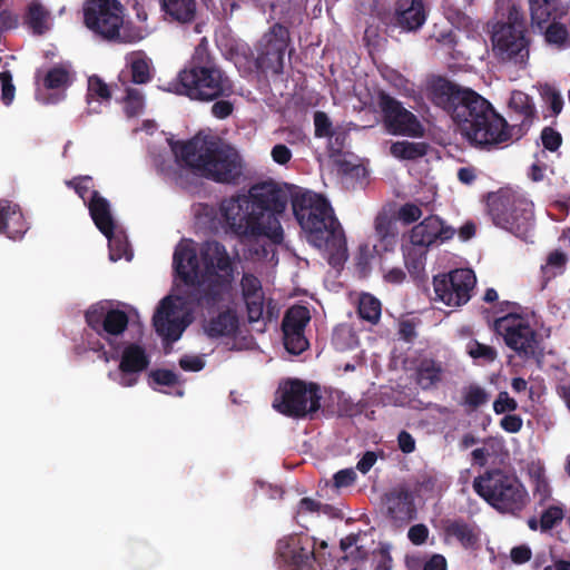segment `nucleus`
<instances>
[{
    "label": "nucleus",
    "mask_w": 570,
    "mask_h": 570,
    "mask_svg": "<svg viewBox=\"0 0 570 570\" xmlns=\"http://www.w3.org/2000/svg\"><path fill=\"white\" fill-rule=\"evenodd\" d=\"M289 200L288 191L274 181L253 185L247 194H237L220 204L227 229L240 240L268 238L281 244L284 232L281 225ZM293 214L309 244L327 255L333 267L347 259V245L343 228L328 200L309 190L291 193Z\"/></svg>",
    "instance_id": "1"
},
{
    "label": "nucleus",
    "mask_w": 570,
    "mask_h": 570,
    "mask_svg": "<svg viewBox=\"0 0 570 570\" xmlns=\"http://www.w3.org/2000/svg\"><path fill=\"white\" fill-rule=\"evenodd\" d=\"M430 97L452 117L461 136L472 147L492 150L511 140L514 126L476 91L439 77L430 86Z\"/></svg>",
    "instance_id": "2"
},
{
    "label": "nucleus",
    "mask_w": 570,
    "mask_h": 570,
    "mask_svg": "<svg viewBox=\"0 0 570 570\" xmlns=\"http://www.w3.org/2000/svg\"><path fill=\"white\" fill-rule=\"evenodd\" d=\"M173 267L187 286L184 304L207 309L224 303L234 283L235 265L226 247L218 240H206L199 249L179 244L174 252Z\"/></svg>",
    "instance_id": "3"
},
{
    "label": "nucleus",
    "mask_w": 570,
    "mask_h": 570,
    "mask_svg": "<svg viewBox=\"0 0 570 570\" xmlns=\"http://www.w3.org/2000/svg\"><path fill=\"white\" fill-rule=\"evenodd\" d=\"M173 86L175 94L200 102L229 98L235 94L234 81L210 52L206 38L200 39L195 47Z\"/></svg>",
    "instance_id": "4"
},
{
    "label": "nucleus",
    "mask_w": 570,
    "mask_h": 570,
    "mask_svg": "<svg viewBox=\"0 0 570 570\" xmlns=\"http://www.w3.org/2000/svg\"><path fill=\"white\" fill-rule=\"evenodd\" d=\"M176 155L185 166L215 183L237 185L243 176V163L237 150L214 138L196 136L181 142Z\"/></svg>",
    "instance_id": "5"
},
{
    "label": "nucleus",
    "mask_w": 570,
    "mask_h": 570,
    "mask_svg": "<svg viewBox=\"0 0 570 570\" xmlns=\"http://www.w3.org/2000/svg\"><path fill=\"white\" fill-rule=\"evenodd\" d=\"M85 321L90 330L82 334V343L87 348L98 353V357L105 362L117 360L120 352L118 337L124 334L129 324L127 313L104 303H97L86 311Z\"/></svg>",
    "instance_id": "6"
},
{
    "label": "nucleus",
    "mask_w": 570,
    "mask_h": 570,
    "mask_svg": "<svg viewBox=\"0 0 570 570\" xmlns=\"http://www.w3.org/2000/svg\"><path fill=\"white\" fill-rule=\"evenodd\" d=\"M82 13L85 27L104 41L127 45L144 39L140 27L125 22L119 0H87Z\"/></svg>",
    "instance_id": "7"
},
{
    "label": "nucleus",
    "mask_w": 570,
    "mask_h": 570,
    "mask_svg": "<svg viewBox=\"0 0 570 570\" xmlns=\"http://www.w3.org/2000/svg\"><path fill=\"white\" fill-rule=\"evenodd\" d=\"M473 490L501 512L515 513L527 503L528 493L517 476L501 469L485 471L473 480Z\"/></svg>",
    "instance_id": "8"
},
{
    "label": "nucleus",
    "mask_w": 570,
    "mask_h": 570,
    "mask_svg": "<svg viewBox=\"0 0 570 570\" xmlns=\"http://www.w3.org/2000/svg\"><path fill=\"white\" fill-rule=\"evenodd\" d=\"M493 223L520 238L528 237L533 226V203L522 193L501 188L489 202Z\"/></svg>",
    "instance_id": "9"
},
{
    "label": "nucleus",
    "mask_w": 570,
    "mask_h": 570,
    "mask_svg": "<svg viewBox=\"0 0 570 570\" xmlns=\"http://www.w3.org/2000/svg\"><path fill=\"white\" fill-rule=\"evenodd\" d=\"M493 52L502 61L525 67L529 59V41L522 9L515 4L508 10L507 22L497 23L492 32Z\"/></svg>",
    "instance_id": "10"
},
{
    "label": "nucleus",
    "mask_w": 570,
    "mask_h": 570,
    "mask_svg": "<svg viewBox=\"0 0 570 570\" xmlns=\"http://www.w3.org/2000/svg\"><path fill=\"white\" fill-rule=\"evenodd\" d=\"M322 393L317 383L299 379L283 381L274 400V407L288 417L312 416L321 409Z\"/></svg>",
    "instance_id": "11"
},
{
    "label": "nucleus",
    "mask_w": 570,
    "mask_h": 570,
    "mask_svg": "<svg viewBox=\"0 0 570 570\" xmlns=\"http://www.w3.org/2000/svg\"><path fill=\"white\" fill-rule=\"evenodd\" d=\"M494 331L518 356L538 362L542 358L541 336L527 317L509 313L494 321Z\"/></svg>",
    "instance_id": "12"
},
{
    "label": "nucleus",
    "mask_w": 570,
    "mask_h": 570,
    "mask_svg": "<svg viewBox=\"0 0 570 570\" xmlns=\"http://www.w3.org/2000/svg\"><path fill=\"white\" fill-rule=\"evenodd\" d=\"M376 102L382 112L384 127L390 134L414 138L424 135V128L417 117L404 108L396 98L380 90Z\"/></svg>",
    "instance_id": "13"
},
{
    "label": "nucleus",
    "mask_w": 570,
    "mask_h": 570,
    "mask_svg": "<svg viewBox=\"0 0 570 570\" xmlns=\"http://www.w3.org/2000/svg\"><path fill=\"white\" fill-rule=\"evenodd\" d=\"M474 285L475 275L469 268H458L433 278L435 298L448 306H461L468 303Z\"/></svg>",
    "instance_id": "14"
},
{
    "label": "nucleus",
    "mask_w": 570,
    "mask_h": 570,
    "mask_svg": "<svg viewBox=\"0 0 570 570\" xmlns=\"http://www.w3.org/2000/svg\"><path fill=\"white\" fill-rule=\"evenodd\" d=\"M316 541L307 534H292L277 542L276 553L287 570H314Z\"/></svg>",
    "instance_id": "15"
},
{
    "label": "nucleus",
    "mask_w": 570,
    "mask_h": 570,
    "mask_svg": "<svg viewBox=\"0 0 570 570\" xmlns=\"http://www.w3.org/2000/svg\"><path fill=\"white\" fill-rule=\"evenodd\" d=\"M239 289L249 323L262 320L271 322L276 317L274 299L266 301L262 281L256 275L244 272L239 281Z\"/></svg>",
    "instance_id": "16"
},
{
    "label": "nucleus",
    "mask_w": 570,
    "mask_h": 570,
    "mask_svg": "<svg viewBox=\"0 0 570 570\" xmlns=\"http://www.w3.org/2000/svg\"><path fill=\"white\" fill-rule=\"evenodd\" d=\"M455 229L446 225L439 216L430 215L413 226L410 233L411 244L428 249L453 238Z\"/></svg>",
    "instance_id": "17"
},
{
    "label": "nucleus",
    "mask_w": 570,
    "mask_h": 570,
    "mask_svg": "<svg viewBox=\"0 0 570 570\" xmlns=\"http://www.w3.org/2000/svg\"><path fill=\"white\" fill-rule=\"evenodd\" d=\"M386 518L395 528H403L417 517L413 492L397 487L385 494Z\"/></svg>",
    "instance_id": "18"
},
{
    "label": "nucleus",
    "mask_w": 570,
    "mask_h": 570,
    "mask_svg": "<svg viewBox=\"0 0 570 570\" xmlns=\"http://www.w3.org/2000/svg\"><path fill=\"white\" fill-rule=\"evenodd\" d=\"M118 357L121 373L119 384L125 387L134 386L138 382V375L150 364L146 348L138 343H128L126 346L120 343Z\"/></svg>",
    "instance_id": "19"
},
{
    "label": "nucleus",
    "mask_w": 570,
    "mask_h": 570,
    "mask_svg": "<svg viewBox=\"0 0 570 570\" xmlns=\"http://www.w3.org/2000/svg\"><path fill=\"white\" fill-rule=\"evenodd\" d=\"M153 325L156 333L169 342L177 341L185 327V322L177 315V305L171 296L164 297L154 316Z\"/></svg>",
    "instance_id": "20"
},
{
    "label": "nucleus",
    "mask_w": 570,
    "mask_h": 570,
    "mask_svg": "<svg viewBox=\"0 0 570 570\" xmlns=\"http://www.w3.org/2000/svg\"><path fill=\"white\" fill-rule=\"evenodd\" d=\"M445 542L455 541L466 551H476L481 548V530L474 522L463 518L446 519L442 522Z\"/></svg>",
    "instance_id": "21"
},
{
    "label": "nucleus",
    "mask_w": 570,
    "mask_h": 570,
    "mask_svg": "<svg viewBox=\"0 0 570 570\" xmlns=\"http://www.w3.org/2000/svg\"><path fill=\"white\" fill-rule=\"evenodd\" d=\"M286 42L276 36H265L257 48L256 66L262 71L279 75L284 69Z\"/></svg>",
    "instance_id": "22"
},
{
    "label": "nucleus",
    "mask_w": 570,
    "mask_h": 570,
    "mask_svg": "<svg viewBox=\"0 0 570 570\" xmlns=\"http://www.w3.org/2000/svg\"><path fill=\"white\" fill-rule=\"evenodd\" d=\"M392 21L405 31H416L426 21V10L423 0H393Z\"/></svg>",
    "instance_id": "23"
},
{
    "label": "nucleus",
    "mask_w": 570,
    "mask_h": 570,
    "mask_svg": "<svg viewBox=\"0 0 570 570\" xmlns=\"http://www.w3.org/2000/svg\"><path fill=\"white\" fill-rule=\"evenodd\" d=\"M28 224L18 204L0 200V233L10 239H20L28 230Z\"/></svg>",
    "instance_id": "24"
},
{
    "label": "nucleus",
    "mask_w": 570,
    "mask_h": 570,
    "mask_svg": "<svg viewBox=\"0 0 570 570\" xmlns=\"http://www.w3.org/2000/svg\"><path fill=\"white\" fill-rule=\"evenodd\" d=\"M532 28L552 19H563L569 13V4L562 0H529Z\"/></svg>",
    "instance_id": "25"
},
{
    "label": "nucleus",
    "mask_w": 570,
    "mask_h": 570,
    "mask_svg": "<svg viewBox=\"0 0 570 570\" xmlns=\"http://www.w3.org/2000/svg\"><path fill=\"white\" fill-rule=\"evenodd\" d=\"M444 373L443 362L428 356L419 358L414 368L415 382L424 391L436 389Z\"/></svg>",
    "instance_id": "26"
},
{
    "label": "nucleus",
    "mask_w": 570,
    "mask_h": 570,
    "mask_svg": "<svg viewBox=\"0 0 570 570\" xmlns=\"http://www.w3.org/2000/svg\"><path fill=\"white\" fill-rule=\"evenodd\" d=\"M87 207L96 227L107 238H110L115 233L116 226L109 202L102 197L99 191H94L88 200Z\"/></svg>",
    "instance_id": "27"
},
{
    "label": "nucleus",
    "mask_w": 570,
    "mask_h": 570,
    "mask_svg": "<svg viewBox=\"0 0 570 570\" xmlns=\"http://www.w3.org/2000/svg\"><path fill=\"white\" fill-rule=\"evenodd\" d=\"M239 320L235 309L227 307L204 324V332L209 338L233 337L236 335Z\"/></svg>",
    "instance_id": "28"
},
{
    "label": "nucleus",
    "mask_w": 570,
    "mask_h": 570,
    "mask_svg": "<svg viewBox=\"0 0 570 570\" xmlns=\"http://www.w3.org/2000/svg\"><path fill=\"white\" fill-rule=\"evenodd\" d=\"M533 29L543 36V40L549 47L559 51L570 48V28L562 22V19H552Z\"/></svg>",
    "instance_id": "29"
},
{
    "label": "nucleus",
    "mask_w": 570,
    "mask_h": 570,
    "mask_svg": "<svg viewBox=\"0 0 570 570\" xmlns=\"http://www.w3.org/2000/svg\"><path fill=\"white\" fill-rule=\"evenodd\" d=\"M161 8L180 23L191 22L196 16V0H161Z\"/></svg>",
    "instance_id": "30"
},
{
    "label": "nucleus",
    "mask_w": 570,
    "mask_h": 570,
    "mask_svg": "<svg viewBox=\"0 0 570 570\" xmlns=\"http://www.w3.org/2000/svg\"><path fill=\"white\" fill-rule=\"evenodd\" d=\"M311 321V314L307 307L294 305L289 307L282 321L283 333H305V327Z\"/></svg>",
    "instance_id": "31"
},
{
    "label": "nucleus",
    "mask_w": 570,
    "mask_h": 570,
    "mask_svg": "<svg viewBox=\"0 0 570 570\" xmlns=\"http://www.w3.org/2000/svg\"><path fill=\"white\" fill-rule=\"evenodd\" d=\"M509 108L522 117L519 126L529 129L535 117V108L530 96L522 91H513L509 101Z\"/></svg>",
    "instance_id": "32"
},
{
    "label": "nucleus",
    "mask_w": 570,
    "mask_h": 570,
    "mask_svg": "<svg viewBox=\"0 0 570 570\" xmlns=\"http://www.w3.org/2000/svg\"><path fill=\"white\" fill-rule=\"evenodd\" d=\"M393 157L405 160H414L421 158L428 153L425 142H412L407 140L393 142L390 147Z\"/></svg>",
    "instance_id": "33"
},
{
    "label": "nucleus",
    "mask_w": 570,
    "mask_h": 570,
    "mask_svg": "<svg viewBox=\"0 0 570 570\" xmlns=\"http://www.w3.org/2000/svg\"><path fill=\"white\" fill-rule=\"evenodd\" d=\"M382 304L380 299L368 293H363L358 298L357 314L360 318L377 324L381 318Z\"/></svg>",
    "instance_id": "34"
},
{
    "label": "nucleus",
    "mask_w": 570,
    "mask_h": 570,
    "mask_svg": "<svg viewBox=\"0 0 570 570\" xmlns=\"http://www.w3.org/2000/svg\"><path fill=\"white\" fill-rule=\"evenodd\" d=\"M50 12L40 3L32 2L26 13V22L32 29L33 33L42 35L48 30V19Z\"/></svg>",
    "instance_id": "35"
},
{
    "label": "nucleus",
    "mask_w": 570,
    "mask_h": 570,
    "mask_svg": "<svg viewBox=\"0 0 570 570\" xmlns=\"http://www.w3.org/2000/svg\"><path fill=\"white\" fill-rule=\"evenodd\" d=\"M426 249L412 245L403 252L404 264L411 276L419 277L424 271Z\"/></svg>",
    "instance_id": "36"
},
{
    "label": "nucleus",
    "mask_w": 570,
    "mask_h": 570,
    "mask_svg": "<svg viewBox=\"0 0 570 570\" xmlns=\"http://www.w3.org/2000/svg\"><path fill=\"white\" fill-rule=\"evenodd\" d=\"M566 263L567 255L559 249L551 252L547 257L546 264L541 266L544 284L558 274H561L564 269Z\"/></svg>",
    "instance_id": "37"
},
{
    "label": "nucleus",
    "mask_w": 570,
    "mask_h": 570,
    "mask_svg": "<svg viewBox=\"0 0 570 570\" xmlns=\"http://www.w3.org/2000/svg\"><path fill=\"white\" fill-rule=\"evenodd\" d=\"M466 352L474 361L492 363L498 357V352L493 346L472 340L466 345Z\"/></svg>",
    "instance_id": "38"
},
{
    "label": "nucleus",
    "mask_w": 570,
    "mask_h": 570,
    "mask_svg": "<svg viewBox=\"0 0 570 570\" xmlns=\"http://www.w3.org/2000/svg\"><path fill=\"white\" fill-rule=\"evenodd\" d=\"M489 397V393L483 387L476 384H471L464 390L462 404L471 410H476L487 404Z\"/></svg>",
    "instance_id": "39"
},
{
    "label": "nucleus",
    "mask_w": 570,
    "mask_h": 570,
    "mask_svg": "<svg viewBox=\"0 0 570 570\" xmlns=\"http://www.w3.org/2000/svg\"><path fill=\"white\" fill-rule=\"evenodd\" d=\"M129 66L132 82L144 85L151 80L150 65L147 58L137 56L132 58Z\"/></svg>",
    "instance_id": "40"
},
{
    "label": "nucleus",
    "mask_w": 570,
    "mask_h": 570,
    "mask_svg": "<svg viewBox=\"0 0 570 570\" xmlns=\"http://www.w3.org/2000/svg\"><path fill=\"white\" fill-rule=\"evenodd\" d=\"M145 107V99L142 94L135 88H128L126 90V97L124 101V110L127 117H136L140 115Z\"/></svg>",
    "instance_id": "41"
},
{
    "label": "nucleus",
    "mask_w": 570,
    "mask_h": 570,
    "mask_svg": "<svg viewBox=\"0 0 570 570\" xmlns=\"http://www.w3.org/2000/svg\"><path fill=\"white\" fill-rule=\"evenodd\" d=\"M70 81L69 71L62 66H56L48 70L43 78V86L47 89H59Z\"/></svg>",
    "instance_id": "42"
},
{
    "label": "nucleus",
    "mask_w": 570,
    "mask_h": 570,
    "mask_svg": "<svg viewBox=\"0 0 570 570\" xmlns=\"http://www.w3.org/2000/svg\"><path fill=\"white\" fill-rule=\"evenodd\" d=\"M283 342L285 350L293 354L299 355L307 350L309 343L305 336V333H283Z\"/></svg>",
    "instance_id": "43"
},
{
    "label": "nucleus",
    "mask_w": 570,
    "mask_h": 570,
    "mask_svg": "<svg viewBox=\"0 0 570 570\" xmlns=\"http://www.w3.org/2000/svg\"><path fill=\"white\" fill-rule=\"evenodd\" d=\"M66 184L76 191L86 205L88 204L90 196H92V193L97 191L92 188V178L90 176L75 177Z\"/></svg>",
    "instance_id": "44"
},
{
    "label": "nucleus",
    "mask_w": 570,
    "mask_h": 570,
    "mask_svg": "<svg viewBox=\"0 0 570 570\" xmlns=\"http://www.w3.org/2000/svg\"><path fill=\"white\" fill-rule=\"evenodd\" d=\"M148 383L150 387L156 390L157 385L174 386L178 383L177 374L171 370L158 368L153 370L148 374Z\"/></svg>",
    "instance_id": "45"
},
{
    "label": "nucleus",
    "mask_w": 570,
    "mask_h": 570,
    "mask_svg": "<svg viewBox=\"0 0 570 570\" xmlns=\"http://www.w3.org/2000/svg\"><path fill=\"white\" fill-rule=\"evenodd\" d=\"M100 98L101 100H109L111 92L109 86L98 76L94 75L88 78L87 98Z\"/></svg>",
    "instance_id": "46"
},
{
    "label": "nucleus",
    "mask_w": 570,
    "mask_h": 570,
    "mask_svg": "<svg viewBox=\"0 0 570 570\" xmlns=\"http://www.w3.org/2000/svg\"><path fill=\"white\" fill-rule=\"evenodd\" d=\"M1 96L0 99L4 106H10L14 99L16 87L12 81V73L10 70L0 72Z\"/></svg>",
    "instance_id": "47"
},
{
    "label": "nucleus",
    "mask_w": 570,
    "mask_h": 570,
    "mask_svg": "<svg viewBox=\"0 0 570 570\" xmlns=\"http://www.w3.org/2000/svg\"><path fill=\"white\" fill-rule=\"evenodd\" d=\"M314 135L316 138H325L332 135L333 124L326 112L317 110L314 112Z\"/></svg>",
    "instance_id": "48"
},
{
    "label": "nucleus",
    "mask_w": 570,
    "mask_h": 570,
    "mask_svg": "<svg viewBox=\"0 0 570 570\" xmlns=\"http://www.w3.org/2000/svg\"><path fill=\"white\" fill-rule=\"evenodd\" d=\"M540 139L543 147L551 153L557 151L562 145L561 134L550 126H547L541 130Z\"/></svg>",
    "instance_id": "49"
},
{
    "label": "nucleus",
    "mask_w": 570,
    "mask_h": 570,
    "mask_svg": "<svg viewBox=\"0 0 570 570\" xmlns=\"http://www.w3.org/2000/svg\"><path fill=\"white\" fill-rule=\"evenodd\" d=\"M563 519V510L559 507L551 505L543 511L540 519V527L542 531H548Z\"/></svg>",
    "instance_id": "50"
},
{
    "label": "nucleus",
    "mask_w": 570,
    "mask_h": 570,
    "mask_svg": "<svg viewBox=\"0 0 570 570\" xmlns=\"http://www.w3.org/2000/svg\"><path fill=\"white\" fill-rule=\"evenodd\" d=\"M518 409V402L510 397L509 393L505 391H501L498 394L497 400L493 403V411L497 414H502L505 412H513Z\"/></svg>",
    "instance_id": "51"
},
{
    "label": "nucleus",
    "mask_w": 570,
    "mask_h": 570,
    "mask_svg": "<svg viewBox=\"0 0 570 570\" xmlns=\"http://www.w3.org/2000/svg\"><path fill=\"white\" fill-rule=\"evenodd\" d=\"M213 102L210 112L217 119H226L234 111V104L228 98H216Z\"/></svg>",
    "instance_id": "52"
},
{
    "label": "nucleus",
    "mask_w": 570,
    "mask_h": 570,
    "mask_svg": "<svg viewBox=\"0 0 570 570\" xmlns=\"http://www.w3.org/2000/svg\"><path fill=\"white\" fill-rule=\"evenodd\" d=\"M375 237L390 235L396 232L395 223L385 214H380L374 220Z\"/></svg>",
    "instance_id": "53"
},
{
    "label": "nucleus",
    "mask_w": 570,
    "mask_h": 570,
    "mask_svg": "<svg viewBox=\"0 0 570 570\" xmlns=\"http://www.w3.org/2000/svg\"><path fill=\"white\" fill-rule=\"evenodd\" d=\"M422 216V209L411 203H406L399 209V218L406 225L419 220Z\"/></svg>",
    "instance_id": "54"
},
{
    "label": "nucleus",
    "mask_w": 570,
    "mask_h": 570,
    "mask_svg": "<svg viewBox=\"0 0 570 570\" xmlns=\"http://www.w3.org/2000/svg\"><path fill=\"white\" fill-rule=\"evenodd\" d=\"M429 533V528L424 523H417L409 529L407 538L413 544L421 546L426 542Z\"/></svg>",
    "instance_id": "55"
},
{
    "label": "nucleus",
    "mask_w": 570,
    "mask_h": 570,
    "mask_svg": "<svg viewBox=\"0 0 570 570\" xmlns=\"http://www.w3.org/2000/svg\"><path fill=\"white\" fill-rule=\"evenodd\" d=\"M500 426L508 433H518L523 426V420L517 414H507L500 421Z\"/></svg>",
    "instance_id": "56"
},
{
    "label": "nucleus",
    "mask_w": 570,
    "mask_h": 570,
    "mask_svg": "<svg viewBox=\"0 0 570 570\" xmlns=\"http://www.w3.org/2000/svg\"><path fill=\"white\" fill-rule=\"evenodd\" d=\"M397 244V232L377 238L374 250L381 255L382 252H393Z\"/></svg>",
    "instance_id": "57"
},
{
    "label": "nucleus",
    "mask_w": 570,
    "mask_h": 570,
    "mask_svg": "<svg viewBox=\"0 0 570 570\" xmlns=\"http://www.w3.org/2000/svg\"><path fill=\"white\" fill-rule=\"evenodd\" d=\"M333 480L336 488L350 487L355 482L356 473L353 469H343L334 474Z\"/></svg>",
    "instance_id": "58"
},
{
    "label": "nucleus",
    "mask_w": 570,
    "mask_h": 570,
    "mask_svg": "<svg viewBox=\"0 0 570 570\" xmlns=\"http://www.w3.org/2000/svg\"><path fill=\"white\" fill-rule=\"evenodd\" d=\"M179 366L187 372H198L205 366V362L199 356L184 355L179 360Z\"/></svg>",
    "instance_id": "59"
},
{
    "label": "nucleus",
    "mask_w": 570,
    "mask_h": 570,
    "mask_svg": "<svg viewBox=\"0 0 570 570\" xmlns=\"http://www.w3.org/2000/svg\"><path fill=\"white\" fill-rule=\"evenodd\" d=\"M544 98L547 102H549L552 112L554 115H559L563 107V99L561 95L554 88L548 87L544 90Z\"/></svg>",
    "instance_id": "60"
},
{
    "label": "nucleus",
    "mask_w": 570,
    "mask_h": 570,
    "mask_svg": "<svg viewBox=\"0 0 570 570\" xmlns=\"http://www.w3.org/2000/svg\"><path fill=\"white\" fill-rule=\"evenodd\" d=\"M271 156L276 164L286 165L292 158V151L287 146L277 144L272 148Z\"/></svg>",
    "instance_id": "61"
},
{
    "label": "nucleus",
    "mask_w": 570,
    "mask_h": 570,
    "mask_svg": "<svg viewBox=\"0 0 570 570\" xmlns=\"http://www.w3.org/2000/svg\"><path fill=\"white\" fill-rule=\"evenodd\" d=\"M19 23V18L16 13L8 9L0 11V31L16 29Z\"/></svg>",
    "instance_id": "62"
},
{
    "label": "nucleus",
    "mask_w": 570,
    "mask_h": 570,
    "mask_svg": "<svg viewBox=\"0 0 570 570\" xmlns=\"http://www.w3.org/2000/svg\"><path fill=\"white\" fill-rule=\"evenodd\" d=\"M510 557H511L512 562H514L517 564H522V563L528 562L531 559L532 552L528 546L522 544V546L512 548Z\"/></svg>",
    "instance_id": "63"
},
{
    "label": "nucleus",
    "mask_w": 570,
    "mask_h": 570,
    "mask_svg": "<svg viewBox=\"0 0 570 570\" xmlns=\"http://www.w3.org/2000/svg\"><path fill=\"white\" fill-rule=\"evenodd\" d=\"M422 570H448V561L444 556L435 553L424 563Z\"/></svg>",
    "instance_id": "64"
}]
</instances>
